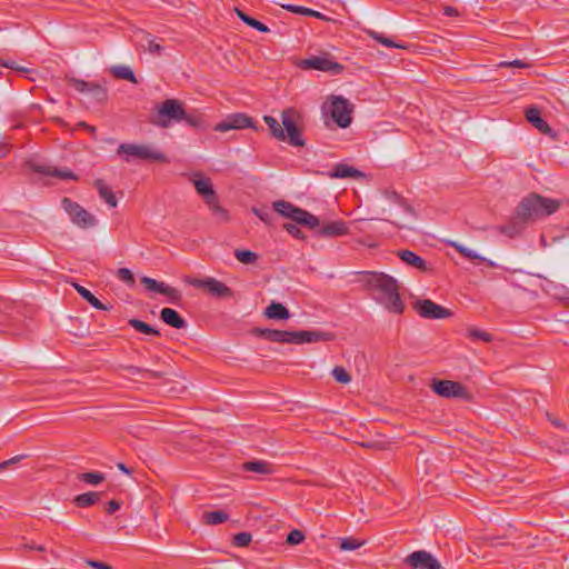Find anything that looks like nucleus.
Masks as SVG:
<instances>
[{"label":"nucleus","instance_id":"obj_1","mask_svg":"<svg viewBox=\"0 0 569 569\" xmlns=\"http://www.w3.org/2000/svg\"><path fill=\"white\" fill-rule=\"evenodd\" d=\"M366 283L376 302L383 306L391 313L401 315L403 312L405 303L399 293L398 281L393 277L382 272H373Z\"/></svg>","mask_w":569,"mask_h":569},{"label":"nucleus","instance_id":"obj_2","mask_svg":"<svg viewBox=\"0 0 569 569\" xmlns=\"http://www.w3.org/2000/svg\"><path fill=\"white\" fill-rule=\"evenodd\" d=\"M254 333L271 342L296 345L331 341L335 338L333 333L319 330L286 331L257 328L254 329Z\"/></svg>","mask_w":569,"mask_h":569},{"label":"nucleus","instance_id":"obj_3","mask_svg":"<svg viewBox=\"0 0 569 569\" xmlns=\"http://www.w3.org/2000/svg\"><path fill=\"white\" fill-rule=\"evenodd\" d=\"M560 202L555 199L545 198L538 193H530L525 197L517 207V217L523 221H533L555 213Z\"/></svg>","mask_w":569,"mask_h":569},{"label":"nucleus","instance_id":"obj_4","mask_svg":"<svg viewBox=\"0 0 569 569\" xmlns=\"http://www.w3.org/2000/svg\"><path fill=\"white\" fill-rule=\"evenodd\" d=\"M191 182L197 193L202 198L203 202L211 211L216 221L219 223L228 222L229 213L227 209L220 206L219 198L213 188L211 179L208 177H203L200 172H197L192 176Z\"/></svg>","mask_w":569,"mask_h":569},{"label":"nucleus","instance_id":"obj_5","mask_svg":"<svg viewBox=\"0 0 569 569\" xmlns=\"http://www.w3.org/2000/svg\"><path fill=\"white\" fill-rule=\"evenodd\" d=\"M186 116L183 102L178 99H167L157 107V112L150 122L159 128H169L172 122H180Z\"/></svg>","mask_w":569,"mask_h":569},{"label":"nucleus","instance_id":"obj_6","mask_svg":"<svg viewBox=\"0 0 569 569\" xmlns=\"http://www.w3.org/2000/svg\"><path fill=\"white\" fill-rule=\"evenodd\" d=\"M117 153L126 162H130L132 159L168 162V158L163 152L147 144L121 143L117 149Z\"/></svg>","mask_w":569,"mask_h":569},{"label":"nucleus","instance_id":"obj_7","mask_svg":"<svg viewBox=\"0 0 569 569\" xmlns=\"http://www.w3.org/2000/svg\"><path fill=\"white\" fill-rule=\"evenodd\" d=\"M273 210L282 217L291 219L298 224L305 226L311 230L319 226V219L309 211L296 207L289 201L278 200L273 202Z\"/></svg>","mask_w":569,"mask_h":569},{"label":"nucleus","instance_id":"obj_8","mask_svg":"<svg viewBox=\"0 0 569 569\" xmlns=\"http://www.w3.org/2000/svg\"><path fill=\"white\" fill-rule=\"evenodd\" d=\"M300 113L295 108H287L281 112L282 128L286 133V140L293 147H303L301 130L298 127Z\"/></svg>","mask_w":569,"mask_h":569},{"label":"nucleus","instance_id":"obj_9","mask_svg":"<svg viewBox=\"0 0 569 569\" xmlns=\"http://www.w3.org/2000/svg\"><path fill=\"white\" fill-rule=\"evenodd\" d=\"M183 281L197 289H206L211 296L216 298H232V290L223 282L212 277L204 279H198L190 276H186Z\"/></svg>","mask_w":569,"mask_h":569},{"label":"nucleus","instance_id":"obj_10","mask_svg":"<svg viewBox=\"0 0 569 569\" xmlns=\"http://www.w3.org/2000/svg\"><path fill=\"white\" fill-rule=\"evenodd\" d=\"M61 206L69 214L72 223L82 229L92 228L97 224V219L93 214L88 212L78 202L72 201L70 198H63Z\"/></svg>","mask_w":569,"mask_h":569},{"label":"nucleus","instance_id":"obj_11","mask_svg":"<svg viewBox=\"0 0 569 569\" xmlns=\"http://www.w3.org/2000/svg\"><path fill=\"white\" fill-rule=\"evenodd\" d=\"M301 67L307 70H319L323 72H329L331 74H340L345 69V67L341 63L335 61L332 56L329 53L311 56L302 60Z\"/></svg>","mask_w":569,"mask_h":569},{"label":"nucleus","instance_id":"obj_12","mask_svg":"<svg viewBox=\"0 0 569 569\" xmlns=\"http://www.w3.org/2000/svg\"><path fill=\"white\" fill-rule=\"evenodd\" d=\"M328 112L340 128H347L351 123L352 104L343 97H333Z\"/></svg>","mask_w":569,"mask_h":569},{"label":"nucleus","instance_id":"obj_13","mask_svg":"<svg viewBox=\"0 0 569 569\" xmlns=\"http://www.w3.org/2000/svg\"><path fill=\"white\" fill-rule=\"evenodd\" d=\"M415 311L425 319H432V320H439V319H446L452 316V312L433 302L430 299H423L418 300L413 303Z\"/></svg>","mask_w":569,"mask_h":569},{"label":"nucleus","instance_id":"obj_14","mask_svg":"<svg viewBox=\"0 0 569 569\" xmlns=\"http://www.w3.org/2000/svg\"><path fill=\"white\" fill-rule=\"evenodd\" d=\"M431 389L440 397L443 398H460L467 399L469 393L463 385L452 380H433Z\"/></svg>","mask_w":569,"mask_h":569},{"label":"nucleus","instance_id":"obj_15","mask_svg":"<svg viewBox=\"0 0 569 569\" xmlns=\"http://www.w3.org/2000/svg\"><path fill=\"white\" fill-rule=\"evenodd\" d=\"M246 128L257 130L253 124V119L246 113H232L221 122L217 123L213 130L218 132H227L229 130H241Z\"/></svg>","mask_w":569,"mask_h":569},{"label":"nucleus","instance_id":"obj_16","mask_svg":"<svg viewBox=\"0 0 569 569\" xmlns=\"http://www.w3.org/2000/svg\"><path fill=\"white\" fill-rule=\"evenodd\" d=\"M68 83L78 92L90 96L96 102H103L107 99V90L98 83L77 78L68 79Z\"/></svg>","mask_w":569,"mask_h":569},{"label":"nucleus","instance_id":"obj_17","mask_svg":"<svg viewBox=\"0 0 569 569\" xmlns=\"http://www.w3.org/2000/svg\"><path fill=\"white\" fill-rule=\"evenodd\" d=\"M406 563L413 569H440V562L428 551L418 550L406 558Z\"/></svg>","mask_w":569,"mask_h":569},{"label":"nucleus","instance_id":"obj_18","mask_svg":"<svg viewBox=\"0 0 569 569\" xmlns=\"http://www.w3.org/2000/svg\"><path fill=\"white\" fill-rule=\"evenodd\" d=\"M30 168L32 171L37 173H41L44 176L56 177L61 180H78V176L74 174L71 170L68 168L64 169H58L44 163H31Z\"/></svg>","mask_w":569,"mask_h":569},{"label":"nucleus","instance_id":"obj_19","mask_svg":"<svg viewBox=\"0 0 569 569\" xmlns=\"http://www.w3.org/2000/svg\"><path fill=\"white\" fill-rule=\"evenodd\" d=\"M316 229L317 234L322 238H335L349 233V228L342 220L330 221L322 226L319 224Z\"/></svg>","mask_w":569,"mask_h":569},{"label":"nucleus","instance_id":"obj_20","mask_svg":"<svg viewBox=\"0 0 569 569\" xmlns=\"http://www.w3.org/2000/svg\"><path fill=\"white\" fill-rule=\"evenodd\" d=\"M541 288L547 295L555 299L569 300V288L561 283L545 278Z\"/></svg>","mask_w":569,"mask_h":569},{"label":"nucleus","instance_id":"obj_21","mask_svg":"<svg viewBox=\"0 0 569 569\" xmlns=\"http://www.w3.org/2000/svg\"><path fill=\"white\" fill-rule=\"evenodd\" d=\"M526 119L541 133L549 134L552 132L551 127L541 118L540 110L537 107H529L525 112Z\"/></svg>","mask_w":569,"mask_h":569},{"label":"nucleus","instance_id":"obj_22","mask_svg":"<svg viewBox=\"0 0 569 569\" xmlns=\"http://www.w3.org/2000/svg\"><path fill=\"white\" fill-rule=\"evenodd\" d=\"M136 38L141 48L147 50L152 54L160 56L162 53L163 47L156 42V39L148 32L143 30H139L136 32Z\"/></svg>","mask_w":569,"mask_h":569},{"label":"nucleus","instance_id":"obj_23","mask_svg":"<svg viewBox=\"0 0 569 569\" xmlns=\"http://www.w3.org/2000/svg\"><path fill=\"white\" fill-rule=\"evenodd\" d=\"M398 256L403 262L418 269L421 272L431 271V268L429 267L427 261L411 250H401L399 251Z\"/></svg>","mask_w":569,"mask_h":569},{"label":"nucleus","instance_id":"obj_24","mask_svg":"<svg viewBox=\"0 0 569 569\" xmlns=\"http://www.w3.org/2000/svg\"><path fill=\"white\" fill-rule=\"evenodd\" d=\"M331 178L343 179V178H353L359 179L363 178L365 173L360 170L347 164V163H337L332 171L329 173Z\"/></svg>","mask_w":569,"mask_h":569},{"label":"nucleus","instance_id":"obj_25","mask_svg":"<svg viewBox=\"0 0 569 569\" xmlns=\"http://www.w3.org/2000/svg\"><path fill=\"white\" fill-rule=\"evenodd\" d=\"M160 319L168 326L176 329H183L187 327V321L171 308H163L160 311Z\"/></svg>","mask_w":569,"mask_h":569},{"label":"nucleus","instance_id":"obj_26","mask_svg":"<svg viewBox=\"0 0 569 569\" xmlns=\"http://www.w3.org/2000/svg\"><path fill=\"white\" fill-rule=\"evenodd\" d=\"M242 470L260 475H271L274 471V467L271 462L264 460H252L243 462Z\"/></svg>","mask_w":569,"mask_h":569},{"label":"nucleus","instance_id":"obj_27","mask_svg":"<svg viewBox=\"0 0 569 569\" xmlns=\"http://www.w3.org/2000/svg\"><path fill=\"white\" fill-rule=\"evenodd\" d=\"M73 287L74 289L77 290V292L88 302L90 303L93 308L98 309V310H104V311H108L110 310L111 307L102 303L94 295L91 293L90 290H88L87 288H84L83 286H80L78 283H73Z\"/></svg>","mask_w":569,"mask_h":569},{"label":"nucleus","instance_id":"obj_28","mask_svg":"<svg viewBox=\"0 0 569 569\" xmlns=\"http://www.w3.org/2000/svg\"><path fill=\"white\" fill-rule=\"evenodd\" d=\"M264 316L269 319L286 320L290 317V312L282 303L272 301L266 308Z\"/></svg>","mask_w":569,"mask_h":569},{"label":"nucleus","instance_id":"obj_29","mask_svg":"<svg viewBox=\"0 0 569 569\" xmlns=\"http://www.w3.org/2000/svg\"><path fill=\"white\" fill-rule=\"evenodd\" d=\"M129 376H142L144 378L150 379H162L166 376L164 371L161 370H150L146 368H140L136 366H126L123 368Z\"/></svg>","mask_w":569,"mask_h":569},{"label":"nucleus","instance_id":"obj_30","mask_svg":"<svg viewBox=\"0 0 569 569\" xmlns=\"http://www.w3.org/2000/svg\"><path fill=\"white\" fill-rule=\"evenodd\" d=\"M94 187L97 188L99 196L112 208L117 207L118 200L112 190L104 183L102 179H97L94 181Z\"/></svg>","mask_w":569,"mask_h":569},{"label":"nucleus","instance_id":"obj_31","mask_svg":"<svg viewBox=\"0 0 569 569\" xmlns=\"http://www.w3.org/2000/svg\"><path fill=\"white\" fill-rule=\"evenodd\" d=\"M263 121L270 129V132L273 138H276L277 140H280V141H286V133L282 128V124H280L276 118H273L271 116H264Z\"/></svg>","mask_w":569,"mask_h":569},{"label":"nucleus","instance_id":"obj_32","mask_svg":"<svg viewBox=\"0 0 569 569\" xmlns=\"http://www.w3.org/2000/svg\"><path fill=\"white\" fill-rule=\"evenodd\" d=\"M281 7L283 9L292 12V13H297V14H301V16L315 17V18H318V19H321V20H326V21L329 20L321 12L312 10L310 8H306V7H301V6H296V4H282Z\"/></svg>","mask_w":569,"mask_h":569},{"label":"nucleus","instance_id":"obj_33","mask_svg":"<svg viewBox=\"0 0 569 569\" xmlns=\"http://www.w3.org/2000/svg\"><path fill=\"white\" fill-rule=\"evenodd\" d=\"M110 73L117 79H123L132 83H138L133 71L127 66H113L110 68Z\"/></svg>","mask_w":569,"mask_h":569},{"label":"nucleus","instance_id":"obj_34","mask_svg":"<svg viewBox=\"0 0 569 569\" xmlns=\"http://www.w3.org/2000/svg\"><path fill=\"white\" fill-rule=\"evenodd\" d=\"M236 13H237L238 18L242 22H244L247 26H249V27H251V28H253V29H256V30H258L260 32H263V33H267V32L270 31L269 28L264 23H262V22L258 21L257 19L248 16L242 10L236 9Z\"/></svg>","mask_w":569,"mask_h":569},{"label":"nucleus","instance_id":"obj_35","mask_svg":"<svg viewBox=\"0 0 569 569\" xmlns=\"http://www.w3.org/2000/svg\"><path fill=\"white\" fill-rule=\"evenodd\" d=\"M367 33L370 38L387 48L406 49L405 44L395 42L391 38L385 36L383 33L377 32L375 30H368Z\"/></svg>","mask_w":569,"mask_h":569},{"label":"nucleus","instance_id":"obj_36","mask_svg":"<svg viewBox=\"0 0 569 569\" xmlns=\"http://www.w3.org/2000/svg\"><path fill=\"white\" fill-rule=\"evenodd\" d=\"M129 326H131L133 329H136L137 331L143 333V335H147V336H160V332L153 328L152 326H150L149 323L147 322H143L139 319H136V318H132L128 321Z\"/></svg>","mask_w":569,"mask_h":569},{"label":"nucleus","instance_id":"obj_37","mask_svg":"<svg viewBox=\"0 0 569 569\" xmlns=\"http://www.w3.org/2000/svg\"><path fill=\"white\" fill-rule=\"evenodd\" d=\"M229 519V515L222 510L208 511L203 513V521L207 525H220Z\"/></svg>","mask_w":569,"mask_h":569},{"label":"nucleus","instance_id":"obj_38","mask_svg":"<svg viewBox=\"0 0 569 569\" xmlns=\"http://www.w3.org/2000/svg\"><path fill=\"white\" fill-rule=\"evenodd\" d=\"M100 499V495L98 492H86L78 495L74 498V503L80 508H87L94 505Z\"/></svg>","mask_w":569,"mask_h":569},{"label":"nucleus","instance_id":"obj_39","mask_svg":"<svg viewBox=\"0 0 569 569\" xmlns=\"http://www.w3.org/2000/svg\"><path fill=\"white\" fill-rule=\"evenodd\" d=\"M450 246L455 248L462 257L469 260H478L480 262L486 261V259L478 254L475 250L469 249L458 242L451 241Z\"/></svg>","mask_w":569,"mask_h":569},{"label":"nucleus","instance_id":"obj_40","mask_svg":"<svg viewBox=\"0 0 569 569\" xmlns=\"http://www.w3.org/2000/svg\"><path fill=\"white\" fill-rule=\"evenodd\" d=\"M234 257L244 264L254 263L258 260V254L250 250L236 249Z\"/></svg>","mask_w":569,"mask_h":569},{"label":"nucleus","instance_id":"obj_41","mask_svg":"<svg viewBox=\"0 0 569 569\" xmlns=\"http://www.w3.org/2000/svg\"><path fill=\"white\" fill-rule=\"evenodd\" d=\"M182 120L186 121L192 128H196V129L204 128L203 117L199 112H192V113L186 112V116L182 118Z\"/></svg>","mask_w":569,"mask_h":569},{"label":"nucleus","instance_id":"obj_42","mask_svg":"<svg viewBox=\"0 0 569 569\" xmlns=\"http://www.w3.org/2000/svg\"><path fill=\"white\" fill-rule=\"evenodd\" d=\"M161 295L167 296L169 299V302H171L173 305H179L182 300L181 292L178 289L170 287L167 283H164L163 289L161 290Z\"/></svg>","mask_w":569,"mask_h":569},{"label":"nucleus","instance_id":"obj_43","mask_svg":"<svg viewBox=\"0 0 569 569\" xmlns=\"http://www.w3.org/2000/svg\"><path fill=\"white\" fill-rule=\"evenodd\" d=\"M499 231L509 238H515L521 233L522 227L518 222H510L508 224L500 226Z\"/></svg>","mask_w":569,"mask_h":569},{"label":"nucleus","instance_id":"obj_44","mask_svg":"<svg viewBox=\"0 0 569 569\" xmlns=\"http://www.w3.org/2000/svg\"><path fill=\"white\" fill-rule=\"evenodd\" d=\"M386 197H387L389 200L393 201L395 203H397V204H399V206L403 207V209H405L407 212H409L410 214H413V213H415V211H413L412 207H411L409 203H407V201H406V200H405V199H403L399 193H397V192H395V191L386 192Z\"/></svg>","mask_w":569,"mask_h":569},{"label":"nucleus","instance_id":"obj_45","mask_svg":"<svg viewBox=\"0 0 569 569\" xmlns=\"http://www.w3.org/2000/svg\"><path fill=\"white\" fill-rule=\"evenodd\" d=\"M363 545V541H359L352 537L341 538L340 539V549L345 551H352L360 548Z\"/></svg>","mask_w":569,"mask_h":569},{"label":"nucleus","instance_id":"obj_46","mask_svg":"<svg viewBox=\"0 0 569 569\" xmlns=\"http://www.w3.org/2000/svg\"><path fill=\"white\" fill-rule=\"evenodd\" d=\"M252 212L266 224H271L273 221V212L270 211L268 208H252Z\"/></svg>","mask_w":569,"mask_h":569},{"label":"nucleus","instance_id":"obj_47","mask_svg":"<svg viewBox=\"0 0 569 569\" xmlns=\"http://www.w3.org/2000/svg\"><path fill=\"white\" fill-rule=\"evenodd\" d=\"M468 337L471 339L482 340L485 342H491L493 339L491 333L477 328H470L468 330Z\"/></svg>","mask_w":569,"mask_h":569},{"label":"nucleus","instance_id":"obj_48","mask_svg":"<svg viewBox=\"0 0 569 569\" xmlns=\"http://www.w3.org/2000/svg\"><path fill=\"white\" fill-rule=\"evenodd\" d=\"M141 283L150 291L161 293V290L163 289L164 282H159L156 279L143 277L141 279Z\"/></svg>","mask_w":569,"mask_h":569},{"label":"nucleus","instance_id":"obj_49","mask_svg":"<svg viewBox=\"0 0 569 569\" xmlns=\"http://www.w3.org/2000/svg\"><path fill=\"white\" fill-rule=\"evenodd\" d=\"M306 539L305 533L299 529H293L287 536L286 542L290 546H297L303 542Z\"/></svg>","mask_w":569,"mask_h":569},{"label":"nucleus","instance_id":"obj_50","mask_svg":"<svg viewBox=\"0 0 569 569\" xmlns=\"http://www.w3.org/2000/svg\"><path fill=\"white\" fill-rule=\"evenodd\" d=\"M80 480L89 485H98L104 480V476L100 472H84L80 476Z\"/></svg>","mask_w":569,"mask_h":569},{"label":"nucleus","instance_id":"obj_51","mask_svg":"<svg viewBox=\"0 0 569 569\" xmlns=\"http://www.w3.org/2000/svg\"><path fill=\"white\" fill-rule=\"evenodd\" d=\"M333 378L340 383H348L351 381V376L342 367H335L332 370Z\"/></svg>","mask_w":569,"mask_h":569},{"label":"nucleus","instance_id":"obj_52","mask_svg":"<svg viewBox=\"0 0 569 569\" xmlns=\"http://www.w3.org/2000/svg\"><path fill=\"white\" fill-rule=\"evenodd\" d=\"M252 540V536L249 532H239L233 536V545L237 547H247Z\"/></svg>","mask_w":569,"mask_h":569},{"label":"nucleus","instance_id":"obj_53","mask_svg":"<svg viewBox=\"0 0 569 569\" xmlns=\"http://www.w3.org/2000/svg\"><path fill=\"white\" fill-rule=\"evenodd\" d=\"M298 223H284L283 229L296 239L305 240L306 236L297 227Z\"/></svg>","mask_w":569,"mask_h":569},{"label":"nucleus","instance_id":"obj_54","mask_svg":"<svg viewBox=\"0 0 569 569\" xmlns=\"http://www.w3.org/2000/svg\"><path fill=\"white\" fill-rule=\"evenodd\" d=\"M117 276H118L119 280H121V281H123V282H126L128 284H133L134 283L133 274H132V272L128 268H120V269H118Z\"/></svg>","mask_w":569,"mask_h":569},{"label":"nucleus","instance_id":"obj_55","mask_svg":"<svg viewBox=\"0 0 569 569\" xmlns=\"http://www.w3.org/2000/svg\"><path fill=\"white\" fill-rule=\"evenodd\" d=\"M501 67H508V68H511V67H516V68H528L529 64L523 62L522 60H513V61H508V62H502L500 63Z\"/></svg>","mask_w":569,"mask_h":569},{"label":"nucleus","instance_id":"obj_56","mask_svg":"<svg viewBox=\"0 0 569 569\" xmlns=\"http://www.w3.org/2000/svg\"><path fill=\"white\" fill-rule=\"evenodd\" d=\"M0 66L6 67V68H10V69H14L17 71H26L24 68L18 67L17 63L13 60L0 59Z\"/></svg>","mask_w":569,"mask_h":569},{"label":"nucleus","instance_id":"obj_57","mask_svg":"<svg viewBox=\"0 0 569 569\" xmlns=\"http://www.w3.org/2000/svg\"><path fill=\"white\" fill-rule=\"evenodd\" d=\"M121 507V503L117 500H111L107 503L106 511L109 515L114 513L117 510H119Z\"/></svg>","mask_w":569,"mask_h":569},{"label":"nucleus","instance_id":"obj_58","mask_svg":"<svg viewBox=\"0 0 569 569\" xmlns=\"http://www.w3.org/2000/svg\"><path fill=\"white\" fill-rule=\"evenodd\" d=\"M87 563L94 569H113L111 566L97 560H87Z\"/></svg>","mask_w":569,"mask_h":569},{"label":"nucleus","instance_id":"obj_59","mask_svg":"<svg viewBox=\"0 0 569 569\" xmlns=\"http://www.w3.org/2000/svg\"><path fill=\"white\" fill-rule=\"evenodd\" d=\"M443 14L447 17H457L459 13L455 7L447 6L443 8Z\"/></svg>","mask_w":569,"mask_h":569},{"label":"nucleus","instance_id":"obj_60","mask_svg":"<svg viewBox=\"0 0 569 569\" xmlns=\"http://www.w3.org/2000/svg\"><path fill=\"white\" fill-rule=\"evenodd\" d=\"M26 457L27 456H24V455H19V456H16V457H13V458H11L9 460H6V462H9V466H10V465H13V463H17V462L21 461Z\"/></svg>","mask_w":569,"mask_h":569},{"label":"nucleus","instance_id":"obj_61","mask_svg":"<svg viewBox=\"0 0 569 569\" xmlns=\"http://www.w3.org/2000/svg\"><path fill=\"white\" fill-rule=\"evenodd\" d=\"M26 548L28 549H31V550H38V551H44V547L42 545H34V543H30V545H26Z\"/></svg>","mask_w":569,"mask_h":569},{"label":"nucleus","instance_id":"obj_62","mask_svg":"<svg viewBox=\"0 0 569 569\" xmlns=\"http://www.w3.org/2000/svg\"><path fill=\"white\" fill-rule=\"evenodd\" d=\"M9 153V148L6 144L0 146V158H6Z\"/></svg>","mask_w":569,"mask_h":569},{"label":"nucleus","instance_id":"obj_63","mask_svg":"<svg viewBox=\"0 0 569 569\" xmlns=\"http://www.w3.org/2000/svg\"><path fill=\"white\" fill-rule=\"evenodd\" d=\"M118 468H119V470H121L124 473L130 475V472H131L130 469L124 463H122V462L118 463Z\"/></svg>","mask_w":569,"mask_h":569},{"label":"nucleus","instance_id":"obj_64","mask_svg":"<svg viewBox=\"0 0 569 569\" xmlns=\"http://www.w3.org/2000/svg\"><path fill=\"white\" fill-rule=\"evenodd\" d=\"M80 126L84 127L86 129H88L91 132L96 131L94 127H91V126L87 124L86 122H81Z\"/></svg>","mask_w":569,"mask_h":569}]
</instances>
